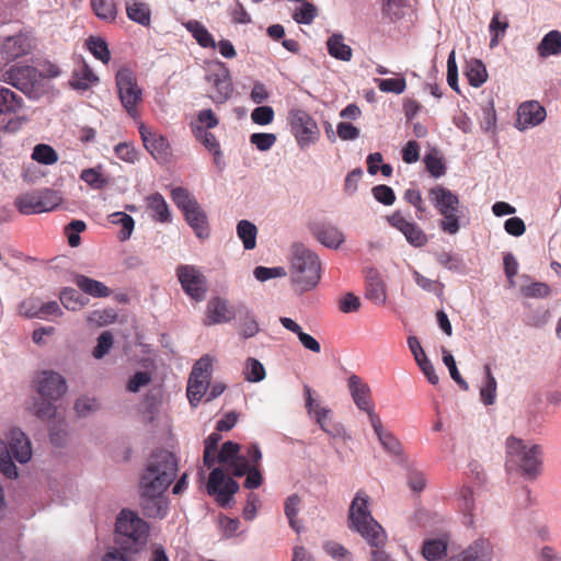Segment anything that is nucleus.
<instances>
[{"label":"nucleus","instance_id":"1","mask_svg":"<svg viewBox=\"0 0 561 561\" xmlns=\"http://www.w3.org/2000/svg\"><path fill=\"white\" fill-rule=\"evenodd\" d=\"M506 468L526 481H536L543 473L545 451L539 444L510 436L505 443Z\"/></svg>","mask_w":561,"mask_h":561},{"label":"nucleus","instance_id":"2","mask_svg":"<svg viewBox=\"0 0 561 561\" xmlns=\"http://www.w3.org/2000/svg\"><path fill=\"white\" fill-rule=\"evenodd\" d=\"M290 273L296 291L301 294L313 289L321 278L319 256L301 243L294 244L291 248Z\"/></svg>","mask_w":561,"mask_h":561},{"label":"nucleus","instance_id":"3","mask_svg":"<svg viewBox=\"0 0 561 561\" xmlns=\"http://www.w3.org/2000/svg\"><path fill=\"white\" fill-rule=\"evenodd\" d=\"M149 531V524L138 514L123 510L116 518L115 542L123 551L137 553L147 545Z\"/></svg>","mask_w":561,"mask_h":561},{"label":"nucleus","instance_id":"4","mask_svg":"<svg viewBox=\"0 0 561 561\" xmlns=\"http://www.w3.org/2000/svg\"><path fill=\"white\" fill-rule=\"evenodd\" d=\"M369 500L364 491L356 493L350 506L348 522L350 527L360 534L371 548H378L385 545L387 536L382 527L371 516L368 508Z\"/></svg>","mask_w":561,"mask_h":561},{"label":"nucleus","instance_id":"5","mask_svg":"<svg viewBox=\"0 0 561 561\" xmlns=\"http://www.w3.org/2000/svg\"><path fill=\"white\" fill-rule=\"evenodd\" d=\"M32 457V447L28 437L22 431L13 428L8 442L0 440V471L9 479L18 478V468L13 459L26 463Z\"/></svg>","mask_w":561,"mask_h":561},{"label":"nucleus","instance_id":"6","mask_svg":"<svg viewBox=\"0 0 561 561\" xmlns=\"http://www.w3.org/2000/svg\"><path fill=\"white\" fill-rule=\"evenodd\" d=\"M430 201L442 215L440 229L449 234H456L459 229V198L450 190L436 185L428 191Z\"/></svg>","mask_w":561,"mask_h":561},{"label":"nucleus","instance_id":"7","mask_svg":"<svg viewBox=\"0 0 561 561\" xmlns=\"http://www.w3.org/2000/svg\"><path fill=\"white\" fill-rule=\"evenodd\" d=\"M178 472V459L168 450L153 453L147 463L140 482H152L158 489H168Z\"/></svg>","mask_w":561,"mask_h":561},{"label":"nucleus","instance_id":"8","mask_svg":"<svg viewBox=\"0 0 561 561\" xmlns=\"http://www.w3.org/2000/svg\"><path fill=\"white\" fill-rule=\"evenodd\" d=\"M62 197L58 191L45 188L19 196L15 206L23 215L51 211L61 203Z\"/></svg>","mask_w":561,"mask_h":561},{"label":"nucleus","instance_id":"9","mask_svg":"<svg viewBox=\"0 0 561 561\" xmlns=\"http://www.w3.org/2000/svg\"><path fill=\"white\" fill-rule=\"evenodd\" d=\"M116 87L123 107L135 118L138 115L137 105L141 101L142 90L134 72L128 68L119 69L116 73Z\"/></svg>","mask_w":561,"mask_h":561},{"label":"nucleus","instance_id":"10","mask_svg":"<svg viewBox=\"0 0 561 561\" xmlns=\"http://www.w3.org/2000/svg\"><path fill=\"white\" fill-rule=\"evenodd\" d=\"M140 507L149 518H164L169 510V501L163 495L167 489H158L152 482H140Z\"/></svg>","mask_w":561,"mask_h":561},{"label":"nucleus","instance_id":"11","mask_svg":"<svg viewBox=\"0 0 561 561\" xmlns=\"http://www.w3.org/2000/svg\"><path fill=\"white\" fill-rule=\"evenodd\" d=\"M205 79L211 88L209 98L215 104H224L231 98L233 83L230 71L224 62H217L216 67L207 72Z\"/></svg>","mask_w":561,"mask_h":561},{"label":"nucleus","instance_id":"12","mask_svg":"<svg viewBox=\"0 0 561 561\" xmlns=\"http://www.w3.org/2000/svg\"><path fill=\"white\" fill-rule=\"evenodd\" d=\"M347 389L357 409L369 420L379 421L380 415L376 412L371 398V390L362 377L352 374L347 378Z\"/></svg>","mask_w":561,"mask_h":561},{"label":"nucleus","instance_id":"13","mask_svg":"<svg viewBox=\"0 0 561 561\" xmlns=\"http://www.w3.org/2000/svg\"><path fill=\"white\" fill-rule=\"evenodd\" d=\"M206 489L207 493L215 497L219 506L226 507L239 491V484L228 477L222 469L215 468L209 474Z\"/></svg>","mask_w":561,"mask_h":561},{"label":"nucleus","instance_id":"14","mask_svg":"<svg viewBox=\"0 0 561 561\" xmlns=\"http://www.w3.org/2000/svg\"><path fill=\"white\" fill-rule=\"evenodd\" d=\"M34 383L37 393L48 400L57 401L68 391L65 377L54 370L39 371L34 379Z\"/></svg>","mask_w":561,"mask_h":561},{"label":"nucleus","instance_id":"15","mask_svg":"<svg viewBox=\"0 0 561 561\" xmlns=\"http://www.w3.org/2000/svg\"><path fill=\"white\" fill-rule=\"evenodd\" d=\"M289 115L291 131L298 145L306 147L312 144L319 135L318 126L312 117L302 110H294Z\"/></svg>","mask_w":561,"mask_h":561},{"label":"nucleus","instance_id":"16","mask_svg":"<svg viewBox=\"0 0 561 561\" xmlns=\"http://www.w3.org/2000/svg\"><path fill=\"white\" fill-rule=\"evenodd\" d=\"M139 134L145 148L156 161L162 164L171 161V146L164 136L152 131L142 123L139 125Z\"/></svg>","mask_w":561,"mask_h":561},{"label":"nucleus","instance_id":"17","mask_svg":"<svg viewBox=\"0 0 561 561\" xmlns=\"http://www.w3.org/2000/svg\"><path fill=\"white\" fill-rule=\"evenodd\" d=\"M178 278L186 295L196 301L205 298L207 291L205 277L192 265H180L176 270Z\"/></svg>","mask_w":561,"mask_h":561},{"label":"nucleus","instance_id":"18","mask_svg":"<svg viewBox=\"0 0 561 561\" xmlns=\"http://www.w3.org/2000/svg\"><path fill=\"white\" fill-rule=\"evenodd\" d=\"M389 225L403 233L407 241L413 247H423L427 242L425 232L413 221L407 220L401 211L397 210L387 217Z\"/></svg>","mask_w":561,"mask_h":561},{"label":"nucleus","instance_id":"19","mask_svg":"<svg viewBox=\"0 0 561 561\" xmlns=\"http://www.w3.org/2000/svg\"><path fill=\"white\" fill-rule=\"evenodd\" d=\"M37 71L31 66H13L0 75V81L25 92L33 88Z\"/></svg>","mask_w":561,"mask_h":561},{"label":"nucleus","instance_id":"20","mask_svg":"<svg viewBox=\"0 0 561 561\" xmlns=\"http://www.w3.org/2000/svg\"><path fill=\"white\" fill-rule=\"evenodd\" d=\"M236 309L232 310L226 299L216 297L207 302L205 325H215L219 323L230 322L236 318Z\"/></svg>","mask_w":561,"mask_h":561},{"label":"nucleus","instance_id":"21","mask_svg":"<svg viewBox=\"0 0 561 561\" xmlns=\"http://www.w3.org/2000/svg\"><path fill=\"white\" fill-rule=\"evenodd\" d=\"M517 115V127L519 130H525L543 122L546 110L538 102L531 101L522 104Z\"/></svg>","mask_w":561,"mask_h":561},{"label":"nucleus","instance_id":"22","mask_svg":"<svg viewBox=\"0 0 561 561\" xmlns=\"http://www.w3.org/2000/svg\"><path fill=\"white\" fill-rule=\"evenodd\" d=\"M365 297L377 306H382L387 301L386 284L375 268L367 271Z\"/></svg>","mask_w":561,"mask_h":561},{"label":"nucleus","instance_id":"23","mask_svg":"<svg viewBox=\"0 0 561 561\" xmlns=\"http://www.w3.org/2000/svg\"><path fill=\"white\" fill-rule=\"evenodd\" d=\"M465 561H492L493 545L489 539L479 538L460 552Z\"/></svg>","mask_w":561,"mask_h":561},{"label":"nucleus","instance_id":"24","mask_svg":"<svg viewBox=\"0 0 561 561\" xmlns=\"http://www.w3.org/2000/svg\"><path fill=\"white\" fill-rule=\"evenodd\" d=\"M32 46L26 35L18 34L5 38L1 51L5 59L14 60L30 53Z\"/></svg>","mask_w":561,"mask_h":561},{"label":"nucleus","instance_id":"25","mask_svg":"<svg viewBox=\"0 0 561 561\" xmlns=\"http://www.w3.org/2000/svg\"><path fill=\"white\" fill-rule=\"evenodd\" d=\"M279 322L286 330H288L297 335L299 342L302 344V346L306 350H309L317 354L321 352L320 343L310 334L305 333L302 331L301 327L297 322H295L293 319L287 318V317H280Z\"/></svg>","mask_w":561,"mask_h":561},{"label":"nucleus","instance_id":"26","mask_svg":"<svg viewBox=\"0 0 561 561\" xmlns=\"http://www.w3.org/2000/svg\"><path fill=\"white\" fill-rule=\"evenodd\" d=\"M236 314L240 321V335L243 339H250L256 335L260 331L259 323L253 313L243 305L236 307Z\"/></svg>","mask_w":561,"mask_h":561},{"label":"nucleus","instance_id":"27","mask_svg":"<svg viewBox=\"0 0 561 561\" xmlns=\"http://www.w3.org/2000/svg\"><path fill=\"white\" fill-rule=\"evenodd\" d=\"M187 224L199 239L208 238L209 227L207 216L199 204L184 214Z\"/></svg>","mask_w":561,"mask_h":561},{"label":"nucleus","instance_id":"28","mask_svg":"<svg viewBox=\"0 0 561 561\" xmlns=\"http://www.w3.org/2000/svg\"><path fill=\"white\" fill-rule=\"evenodd\" d=\"M316 238L327 248L337 249L345 240L344 233L336 227L323 225L316 230Z\"/></svg>","mask_w":561,"mask_h":561},{"label":"nucleus","instance_id":"29","mask_svg":"<svg viewBox=\"0 0 561 561\" xmlns=\"http://www.w3.org/2000/svg\"><path fill=\"white\" fill-rule=\"evenodd\" d=\"M75 283L83 293L92 297H108L111 295V289L107 286L88 276L77 275Z\"/></svg>","mask_w":561,"mask_h":561},{"label":"nucleus","instance_id":"30","mask_svg":"<svg viewBox=\"0 0 561 561\" xmlns=\"http://www.w3.org/2000/svg\"><path fill=\"white\" fill-rule=\"evenodd\" d=\"M304 394L306 400V409L310 417L316 419V421H324L330 417L331 410L327 407H323L320 401L313 398V390L308 386H304Z\"/></svg>","mask_w":561,"mask_h":561},{"label":"nucleus","instance_id":"31","mask_svg":"<svg viewBox=\"0 0 561 561\" xmlns=\"http://www.w3.org/2000/svg\"><path fill=\"white\" fill-rule=\"evenodd\" d=\"M329 54L343 61H350L352 58V48L344 43V37L341 34H333L327 41Z\"/></svg>","mask_w":561,"mask_h":561},{"label":"nucleus","instance_id":"32","mask_svg":"<svg viewBox=\"0 0 561 561\" xmlns=\"http://www.w3.org/2000/svg\"><path fill=\"white\" fill-rule=\"evenodd\" d=\"M196 42L204 48H215L216 43L208 30L198 21L191 20L184 24Z\"/></svg>","mask_w":561,"mask_h":561},{"label":"nucleus","instance_id":"33","mask_svg":"<svg viewBox=\"0 0 561 561\" xmlns=\"http://www.w3.org/2000/svg\"><path fill=\"white\" fill-rule=\"evenodd\" d=\"M537 49L541 57L561 54V33L559 31H550L543 36Z\"/></svg>","mask_w":561,"mask_h":561},{"label":"nucleus","instance_id":"34","mask_svg":"<svg viewBox=\"0 0 561 561\" xmlns=\"http://www.w3.org/2000/svg\"><path fill=\"white\" fill-rule=\"evenodd\" d=\"M470 85L481 87L488 79V72L483 62L479 59H471L467 62L465 72Z\"/></svg>","mask_w":561,"mask_h":561},{"label":"nucleus","instance_id":"35","mask_svg":"<svg viewBox=\"0 0 561 561\" xmlns=\"http://www.w3.org/2000/svg\"><path fill=\"white\" fill-rule=\"evenodd\" d=\"M210 380L188 377L186 396L190 403L196 407L202 398L207 394Z\"/></svg>","mask_w":561,"mask_h":561},{"label":"nucleus","instance_id":"36","mask_svg":"<svg viewBox=\"0 0 561 561\" xmlns=\"http://www.w3.org/2000/svg\"><path fill=\"white\" fill-rule=\"evenodd\" d=\"M126 12H127V16L142 25V26H148L150 24V21H151V11L148 7V4L144 3V2H138V1H134L131 3L127 2L126 3Z\"/></svg>","mask_w":561,"mask_h":561},{"label":"nucleus","instance_id":"37","mask_svg":"<svg viewBox=\"0 0 561 561\" xmlns=\"http://www.w3.org/2000/svg\"><path fill=\"white\" fill-rule=\"evenodd\" d=\"M22 107V99L8 88H0V115L14 114Z\"/></svg>","mask_w":561,"mask_h":561},{"label":"nucleus","instance_id":"38","mask_svg":"<svg viewBox=\"0 0 561 561\" xmlns=\"http://www.w3.org/2000/svg\"><path fill=\"white\" fill-rule=\"evenodd\" d=\"M108 221L122 227L118 234L121 241H126L130 238L135 228V220L131 216L123 211H115L108 216Z\"/></svg>","mask_w":561,"mask_h":561},{"label":"nucleus","instance_id":"39","mask_svg":"<svg viewBox=\"0 0 561 561\" xmlns=\"http://www.w3.org/2000/svg\"><path fill=\"white\" fill-rule=\"evenodd\" d=\"M95 81H98L96 76L85 64H83L79 69L73 71L70 85L77 90H87Z\"/></svg>","mask_w":561,"mask_h":561},{"label":"nucleus","instance_id":"40","mask_svg":"<svg viewBox=\"0 0 561 561\" xmlns=\"http://www.w3.org/2000/svg\"><path fill=\"white\" fill-rule=\"evenodd\" d=\"M192 131L196 139L211 153H220V145L213 133L204 126L191 124Z\"/></svg>","mask_w":561,"mask_h":561},{"label":"nucleus","instance_id":"41","mask_svg":"<svg viewBox=\"0 0 561 561\" xmlns=\"http://www.w3.org/2000/svg\"><path fill=\"white\" fill-rule=\"evenodd\" d=\"M148 206L154 213L153 218L160 222L170 221L169 206L160 193L148 196Z\"/></svg>","mask_w":561,"mask_h":561},{"label":"nucleus","instance_id":"42","mask_svg":"<svg viewBox=\"0 0 561 561\" xmlns=\"http://www.w3.org/2000/svg\"><path fill=\"white\" fill-rule=\"evenodd\" d=\"M374 430L376 435L379 438L380 444L382 447L394 455L400 454L401 451V444L400 442L390 433L388 432L382 423H373Z\"/></svg>","mask_w":561,"mask_h":561},{"label":"nucleus","instance_id":"43","mask_svg":"<svg viewBox=\"0 0 561 561\" xmlns=\"http://www.w3.org/2000/svg\"><path fill=\"white\" fill-rule=\"evenodd\" d=\"M447 542L443 539L425 540L422 548V554L427 561H437L446 554Z\"/></svg>","mask_w":561,"mask_h":561},{"label":"nucleus","instance_id":"44","mask_svg":"<svg viewBox=\"0 0 561 561\" xmlns=\"http://www.w3.org/2000/svg\"><path fill=\"white\" fill-rule=\"evenodd\" d=\"M485 381L480 389V397L485 405L493 404L496 397V380L489 364L484 366Z\"/></svg>","mask_w":561,"mask_h":561},{"label":"nucleus","instance_id":"45","mask_svg":"<svg viewBox=\"0 0 561 561\" xmlns=\"http://www.w3.org/2000/svg\"><path fill=\"white\" fill-rule=\"evenodd\" d=\"M237 232L243 242L244 249L252 250L255 248L257 229L254 224L241 220L237 226Z\"/></svg>","mask_w":561,"mask_h":561},{"label":"nucleus","instance_id":"46","mask_svg":"<svg viewBox=\"0 0 561 561\" xmlns=\"http://www.w3.org/2000/svg\"><path fill=\"white\" fill-rule=\"evenodd\" d=\"M91 5L99 19L108 22L116 19L117 8L114 0H91Z\"/></svg>","mask_w":561,"mask_h":561},{"label":"nucleus","instance_id":"47","mask_svg":"<svg viewBox=\"0 0 561 561\" xmlns=\"http://www.w3.org/2000/svg\"><path fill=\"white\" fill-rule=\"evenodd\" d=\"M59 299L68 310H78L85 306L84 297L75 288H65L60 293Z\"/></svg>","mask_w":561,"mask_h":561},{"label":"nucleus","instance_id":"48","mask_svg":"<svg viewBox=\"0 0 561 561\" xmlns=\"http://www.w3.org/2000/svg\"><path fill=\"white\" fill-rule=\"evenodd\" d=\"M32 159L39 163L50 165L58 161V154L51 146L38 144L33 149Z\"/></svg>","mask_w":561,"mask_h":561},{"label":"nucleus","instance_id":"49","mask_svg":"<svg viewBox=\"0 0 561 561\" xmlns=\"http://www.w3.org/2000/svg\"><path fill=\"white\" fill-rule=\"evenodd\" d=\"M171 196L175 205L184 214L198 205L197 201L188 193L186 188L183 187L173 188Z\"/></svg>","mask_w":561,"mask_h":561},{"label":"nucleus","instance_id":"50","mask_svg":"<svg viewBox=\"0 0 561 561\" xmlns=\"http://www.w3.org/2000/svg\"><path fill=\"white\" fill-rule=\"evenodd\" d=\"M265 368L256 358L250 357L245 362L244 378L250 382H259L265 378Z\"/></svg>","mask_w":561,"mask_h":561},{"label":"nucleus","instance_id":"51","mask_svg":"<svg viewBox=\"0 0 561 561\" xmlns=\"http://www.w3.org/2000/svg\"><path fill=\"white\" fill-rule=\"evenodd\" d=\"M299 505H300V499L297 494H293V495L288 496L285 502V515L288 518L290 527L296 533H299L301 529V526L299 525V523L297 520Z\"/></svg>","mask_w":561,"mask_h":561},{"label":"nucleus","instance_id":"52","mask_svg":"<svg viewBox=\"0 0 561 561\" xmlns=\"http://www.w3.org/2000/svg\"><path fill=\"white\" fill-rule=\"evenodd\" d=\"M507 27V20L505 18L501 19L500 12L494 13L489 25L490 33L492 34L490 42L491 47H495L499 44V38L504 36Z\"/></svg>","mask_w":561,"mask_h":561},{"label":"nucleus","instance_id":"53","mask_svg":"<svg viewBox=\"0 0 561 561\" xmlns=\"http://www.w3.org/2000/svg\"><path fill=\"white\" fill-rule=\"evenodd\" d=\"M214 358L209 355L202 356L193 366L190 377L210 380Z\"/></svg>","mask_w":561,"mask_h":561},{"label":"nucleus","instance_id":"54","mask_svg":"<svg viewBox=\"0 0 561 561\" xmlns=\"http://www.w3.org/2000/svg\"><path fill=\"white\" fill-rule=\"evenodd\" d=\"M80 179L94 190H101L108 184L107 179L96 168L82 170Z\"/></svg>","mask_w":561,"mask_h":561},{"label":"nucleus","instance_id":"55","mask_svg":"<svg viewBox=\"0 0 561 561\" xmlns=\"http://www.w3.org/2000/svg\"><path fill=\"white\" fill-rule=\"evenodd\" d=\"M443 353V362L447 366L451 379L462 389L468 390L469 386L467 381L461 377V375L458 371V368L456 366V360L454 356L445 348H442Z\"/></svg>","mask_w":561,"mask_h":561},{"label":"nucleus","instance_id":"56","mask_svg":"<svg viewBox=\"0 0 561 561\" xmlns=\"http://www.w3.org/2000/svg\"><path fill=\"white\" fill-rule=\"evenodd\" d=\"M379 90L386 93L401 94L407 88V82L403 77L390 79H375Z\"/></svg>","mask_w":561,"mask_h":561},{"label":"nucleus","instance_id":"57","mask_svg":"<svg viewBox=\"0 0 561 561\" xmlns=\"http://www.w3.org/2000/svg\"><path fill=\"white\" fill-rule=\"evenodd\" d=\"M54 400L44 399L41 397L39 400L33 404V413L38 419L50 420L56 415V407L53 404Z\"/></svg>","mask_w":561,"mask_h":561},{"label":"nucleus","instance_id":"58","mask_svg":"<svg viewBox=\"0 0 561 561\" xmlns=\"http://www.w3.org/2000/svg\"><path fill=\"white\" fill-rule=\"evenodd\" d=\"M520 291L528 298H546L551 294L549 285L541 282H534L529 285L522 286Z\"/></svg>","mask_w":561,"mask_h":561},{"label":"nucleus","instance_id":"59","mask_svg":"<svg viewBox=\"0 0 561 561\" xmlns=\"http://www.w3.org/2000/svg\"><path fill=\"white\" fill-rule=\"evenodd\" d=\"M317 15L318 10L312 3L302 1L300 9L294 13L293 18L298 24H311Z\"/></svg>","mask_w":561,"mask_h":561},{"label":"nucleus","instance_id":"60","mask_svg":"<svg viewBox=\"0 0 561 561\" xmlns=\"http://www.w3.org/2000/svg\"><path fill=\"white\" fill-rule=\"evenodd\" d=\"M89 49L93 54V56L104 64H107L111 59V54L107 47V44L102 38H90L89 41Z\"/></svg>","mask_w":561,"mask_h":561},{"label":"nucleus","instance_id":"61","mask_svg":"<svg viewBox=\"0 0 561 561\" xmlns=\"http://www.w3.org/2000/svg\"><path fill=\"white\" fill-rule=\"evenodd\" d=\"M239 445L233 442H226L222 444L220 450L217 455V460L221 465H229L233 459H236L239 455Z\"/></svg>","mask_w":561,"mask_h":561},{"label":"nucleus","instance_id":"62","mask_svg":"<svg viewBox=\"0 0 561 561\" xmlns=\"http://www.w3.org/2000/svg\"><path fill=\"white\" fill-rule=\"evenodd\" d=\"M381 11L390 21L398 20L402 15L403 0H380Z\"/></svg>","mask_w":561,"mask_h":561},{"label":"nucleus","instance_id":"63","mask_svg":"<svg viewBox=\"0 0 561 561\" xmlns=\"http://www.w3.org/2000/svg\"><path fill=\"white\" fill-rule=\"evenodd\" d=\"M250 142L260 151H267L276 142V136L268 133H254L250 136Z\"/></svg>","mask_w":561,"mask_h":561},{"label":"nucleus","instance_id":"64","mask_svg":"<svg viewBox=\"0 0 561 561\" xmlns=\"http://www.w3.org/2000/svg\"><path fill=\"white\" fill-rule=\"evenodd\" d=\"M324 551L339 561H352V553L342 545L335 541H328L323 546Z\"/></svg>","mask_w":561,"mask_h":561}]
</instances>
